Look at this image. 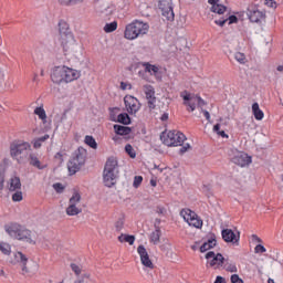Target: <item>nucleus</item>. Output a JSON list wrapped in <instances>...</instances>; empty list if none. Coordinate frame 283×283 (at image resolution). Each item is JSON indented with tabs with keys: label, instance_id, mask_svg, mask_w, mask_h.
Instances as JSON below:
<instances>
[{
	"label": "nucleus",
	"instance_id": "nucleus-1",
	"mask_svg": "<svg viewBox=\"0 0 283 283\" xmlns=\"http://www.w3.org/2000/svg\"><path fill=\"white\" fill-rule=\"evenodd\" d=\"M81 78V71L67 66H55L51 72V81L56 85L72 83Z\"/></svg>",
	"mask_w": 283,
	"mask_h": 283
},
{
	"label": "nucleus",
	"instance_id": "nucleus-2",
	"mask_svg": "<svg viewBox=\"0 0 283 283\" xmlns=\"http://www.w3.org/2000/svg\"><path fill=\"white\" fill-rule=\"evenodd\" d=\"M59 32H60V41L61 45L66 54H72L76 52L78 44H76V40L74 39V34L70 30V24L64 20H60L59 22Z\"/></svg>",
	"mask_w": 283,
	"mask_h": 283
},
{
	"label": "nucleus",
	"instance_id": "nucleus-3",
	"mask_svg": "<svg viewBox=\"0 0 283 283\" xmlns=\"http://www.w3.org/2000/svg\"><path fill=\"white\" fill-rule=\"evenodd\" d=\"M118 159L108 157L103 171V180L105 187H114L118 178Z\"/></svg>",
	"mask_w": 283,
	"mask_h": 283
},
{
	"label": "nucleus",
	"instance_id": "nucleus-4",
	"mask_svg": "<svg viewBox=\"0 0 283 283\" xmlns=\"http://www.w3.org/2000/svg\"><path fill=\"white\" fill-rule=\"evenodd\" d=\"M30 151H32V146L30 143H15L10 146L11 157L19 163V165H23L28 163Z\"/></svg>",
	"mask_w": 283,
	"mask_h": 283
},
{
	"label": "nucleus",
	"instance_id": "nucleus-5",
	"mask_svg": "<svg viewBox=\"0 0 283 283\" xmlns=\"http://www.w3.org/2000/svg\"><path fill=\"white\" fill-rule=\"evenodd\" d=\"M4 230L11 238H15V240H22L29 244H36V242L32 240V231L23 228V226L19 223H11L10 226H6Z\"/></svg>",
	"mask_w": 283,
	"mask_h": 283
},
{
	"label": "nucleus",
	"instance_id": "nucleus-6",
	"mask_svg": "<svg viewBox=\"0 0 283 283\" xmlns=\"http://www.w3.org/2000/svg\"><path fill=\"white\" fill-rule=\"evenodd\" d=\"M149 32V24L143 21L135 20L134 22L126 25L124 36L128 41H134L138 36H145Z\"/></svg>",
	"mask_w": 283,
	"mask_h": 283
},
{
	"label": "nucleus",
	"instance_id": "nucleus-7",
	"mask_svg": "<svg viewBox=\"0 0 283 283\" xmlns=\"http://www.w3.org/2000/svg\"><path fill=\"white\" fill-rule=\"evenodd\" d=\"M85 160H87V150L83 147H80L73 153L72 158L67 163V169L71 176L81 171V167L85 165Z\"/></svg>",
	"mask_w": 283,
	"mask_h": 283
},
{
	"label": "nucleus",
	"instance_id": "nucleus-8",
	"mask_svg": "<svg viewBox=\"0 0 283 283\" xmlns=\"http://www.w3.org/2000/svg\"><path fill=\"white\" fill-rule=\"evenodd\" d=\"M187 140V136L178 130H170L166 137H164V144L167 147H182V144Z\"/></svg>",
	"mask_w": 283,
	"mask_h": 283
},
{
	"label": "nucleus",
	"instance_id": "nucleus-9",
	"mask_svg": "<svg viewBox=\"0 0 283 283\" xmlns=\"http://www.w3.org/2000/svg\"><path fill=\"white\" fill-rule=\"evenodd\" d=\"M247 15L251 23H264L266 21V12L260 11V9L253 4L248 7Z\"/></svg>",
	"mask_w": 283,
	"mask_h": 283
},
{
	"label": "nucleus",
	"instance_id": "nucleus-10",
	"mask_svg": "<svg viewBox=\"0 0 283 283\" xmlns=\"http://www.w3.org/2000/svg\"><path fill=\"white\" fill-rule=\"evenodd\" d=\"M158 8L167 21H174L176 18L174 13V0H158Z\"/></svg>",
	"mask_w": 283,
	"mask_h": 283
},
{
	"label": "nucleus",
	"instance_id": "nucleus-11",
	"mask_svg": "<svg viewBox=\"0 0 283 283\" xmlns=\"http://www.w3.org/2000/svg\"><path fill=\"white\" fill-rule=\"evenodd\" d=\"M81 202V193L77 191L73 192L72 197L69 200V206L66 208V216H78L83 212V209L78 208L76 205Z\"/></svg>",
	"mask_w": 283,
	"mask_h": 283
},
{
	"label": "nucleus",
	"instance_id": "nucleus-12",
	"mask_svg": "<svg viewBox=\"0 0 283 283\" xmlns=\"http://www.w3.org/2000/svg\"><path fill=\"white\" fill-rule=\"evenodd\" d=\"M124 103L128 114H136L140 109V102L132 95H126Z\"/></svg>",
	"mask_w": 283,
	"mask_h": 283
},
{
	"label": "nucleus",
	"instance_id": "nucleus-13",
	"mask_svg": "<svg viewBox=\"0 0 283 283\" xmlns=\"http://www.w3.org/2000/svg\"><path fill=\"white\" fill-rule=\"evenodd\" d=\"M206 260H210V266H214V269H220L224 264V256L222 253L216 254V252L210 251L206 254Z\"/></svg>",
	"mask_w": 283,
	"mask_h": 283
},
{
	"label": "nucleus",
	"instance_id": "nucleus-14",
	"mask_svg": "<svg viewBox=\"0 0 283 283\" xmlns=\"http://www.w3.org/2000/svg\"><path fill=\"white\" fill-rule=\"evenodd\" d=\"M144 93L147 99L148 108L156 109V91L151 85L144 86Z\"/></svg>",
	"mask_w": 283,
	"mask_h": 283
},
{
	"label": "nucleus",
	"instance_id": "nucleus-15",
	"mask_svg": "<svg viewBox=\"0 0 283 283\" xmlns=\"http://www.w3.org/2000/svg\"><path fill=\"white\" fill-rule=\"evenodd\" d=\"M137 253L140 256L143 266H146V269H154V262H151V259H149V253H147L145 245H138Z\"/></svg>",
	"mask_w": 283,
	"mask_h": 283
},
{
	"label": "nucleus",
	"instance_id": "nucleus-16",
	"mask_svg": "<svg viewBox=\"0 0 283 283\" xmlns=\"http://www.w3.org/2000/svg\"><path fill=\"white\" fill-rule=\"evenodd\" d=\"M232 163L234 165H238L239 167H247L248 165H251V156H249L245 153H238L233 158Z\"/></svg>",
	"mask_w": 283,
	"mask_h": 283
},
{
	"label": "nucleus",
	"instance_id": "nucleus-17",
	"mask_svg": "<svg viewBox=\"0 0 283 283\" xmlns=\"http://www.w3.org/2000/svg\"><path fill=\"white\" fill-rule=\"evenodd\" d=\"M180 96L185 101L184 104L190 107L191 112H196V103H198L196 98H198V95H191L189 92L184 91Z\"/></svg>",
	"mask_w": 283,
	"mask_h": 283
},
{
	"label": "nucleus",
	"instance_id": "nucleus-18",
	"mask_svg": "<svg viewBox=\"0 0 283 283\" xmlns=\"http://www.w3.org/2000/svg\"><path fill=\"white\" fill-rule=\"evenodd\" d=\"M221 235L224 242H232L233 244H235V242L240 241V237H237L235 232H233V230L231 229H223L221 231Z\"/></svg>",
	"mask_w": 283,
	"mask_h": 283
},
{
	"label": "nucleus",
	"instance_id": "nucleus-19",
	"mask_svg": "<svg viewBox=\"0 0 283 283\" xmlns=\"http://www.w3.org/2000/svg\"><path fill=\"white\" fill-rule=\"evenodd\" d=\"M113 123H120L122 125H132V117L127 113H120L117 118L111 115Z\"/></svg>",
	"mask_w": 283,
	"mask_h": 283
},
{
	"label": "nucleus",
	"instance_id": "nucleus-20",
	"mask_svg": "<svg viewBox=\"0 0 283 283\" xmlns=\"http://www.w3.org/2000/svg\"><path fill=\"white\" fill-rule=\"evenodd\" d=\"M113 127L115 134H117L118 136H129L132 134V128L129 126L115 124Z\"/></svg>",
	"mask_w": 283,
	"mask_h": 283
},
{
	"label": "nucleus",
	"instance_id": "nucleus-21",
	"mask_svg": "<svg viewBox=\"0 0 283 283\" xmlns=\"http://www.w3.org/2000/svg\"><path fill=\"white\" fill-rule=\"evenodd\" d=\"M180 216L184 218L185 222H190L192 219L198 218V214L191 209H182Z\"/></svg>",
	"mask_w": 283,
	"mask_h": 283
},
{
	"label": "nucleus",
	"instance_id": "nucleus-22",
	"mask_svg": "<svg viewBox=\"0 0 283 283\" xmlns=\"http://www.w3.org/2000/svg\"><path fill=\"white\" fill-rule=\"evenodd\" d=\"M29 165H31V167H35L36 169H45V166L41 165V160H39V157H36V155L34 154H30L29 155Z\"/></svg>",
	"mask_w": 283,
	"mask_h": 283
},
{
	"label": "nucleus",
	"instance_id": "nucleus-23",
	"mask_svg": "<svg viewBox=\"0 0 283 283\" xmlns=\"http://www.w3.org/2000/svg\"><path fill=\"white\" fill-rule=\"evenodd\" d=\"M252 113L255 120H262V118H264V112L260 109V104H258V102L252 104Z\"/></svg>",
	"mask_w": 283,
	"mask_h": 283
},
{
	"label": "nucleus",
	"instance_id": "nucleus-24",
	"mask_svg": "<svg viewBox=\"0 0 283 283\" xmlns=\"http://www.w3.org/2000/svg\"><path fill=\"white\" fill-rule=\"evenodd\" d=\"M21 189V178L14 176L10 178L9 191H18Z\"/></svg>",
	"mask_w": 283,
	"mask_h": 283
},
{
	"label": "nucleus",
	"instance_id": "nucleus-25",
	"mask_svg": "<svg viewBox=\"0 0 283 283\" xmlns=\"http://www.w3.org/2000/svg\"><path fill=\"white\" fill-rule=\"evenodd\" d=\"M160 235H161L160 227H156L155 231L150 233V242H153V244H159Z\"/></svg>",
	"mask_w": 283,
	"mask_h": 283
},
{
	"label": "nucleus",
	"instance_id": "nucleus-26",
	"mask_svg": "<svg viewBox=\"0 0 283 283\" xmlns=\"http://www.w3.org/2000/svg\"><path fill=\"white\" fill-rule=\"evenodd\" d=\"M118 241L119 242H128V244L132 247L134 245V242H136V237L132 235V234H120L118 237Z\"/></svg>",
	"mask_w": 283,
	"mask_h": 283
},
{
	"label": "nucleus",
	"instance_id": "nucleus-27",
	"mask_svg": "<svg viewBox=\"0 0 283 283\" xmlns=\"http://www.w3.org/2000/svg\"><path fill=\"white\" fill-rule=\"evenodd\" d=\"M84 143L91 147V149H98V144L96 139L92 135H86L84 138Z\"/></svg>",
	"mask_w": 283,
	"mask_h": 283
},
{
	"label": "nucleus",
	"instance_id": "nucleus-28",
	"mask_svg": "<svg viewBox=\"0 0 283 283\" xmlns=\"http://www.w3.org/2000/svg\"><path fill=\"white\" fill-rule=\"evenodd\" d=\"M211 12H214V14H224L227 12V7L223 4H214L211 7Z\"/></svg>",
	"mask_w": 283,
	"mask_h": 283
},
{
	"label": "nucleus",
	"instance_id": "nucleus-29",
	"mask_svg": "<svg viewBox=\"0 0 283 283\" xmlns=\"http://www.w3.org/2000/svg\"><path fill=\"white\" fill-rule=\"evenodd\" d=\"M189 227H195V229H202V220L200 218L195 217L188 221Z\"/></svg>",
	"mask_w": 283,
	"mask_h": 283
},
{
	"label": "nucleus",
	"instance_id": "nucleus-30",
	"mask_svg": "<svg viewBox=\"0 0 283 283\" xmlns=\"http://www.w3.org/2000/svg\"><path fill=\"white\" fill-rule=\"evenodd\" d=\"M118 28V22L113 21L111 23H106L104 27V32L111 33L115 32V30Z\"/></svg>",
	"mask_w": 283,
	"mask_h": 283
},
{
	"label": "nucleus",
	"instance_id": "nucleus-31",
	"mask_svg": "<svg viewBox=\"0 0 283 283\" xmlns=\"http://www.w3.org/2000/svg\"><path fill=\"white\" fill-rule=\"evenodd\" d=\"M61 6H78L85 0H57Z\"/></svg>",
	"mask_w": 283,
	"mask_h": 283
},
{
	"label": "nucleus",
	"instance_id": "nucleus-32",
	"mask_svg": "<svg viewBox=\"0 0 283 283\" xmlns=\"http://www.w3.org/2000/svg\"><path fill=\"white\" fill-rule=\"evenodd\" d=\"M34 114L39 116L40 120H45V118H48V115L45 114V109L43 107H36L34 109Z\"/></svg>",
	"mask_w": 283,
	"mask_h": 283
},
{
	"label": "nucleus",
	"instance_id": "nucleus-33",
	"mask_svg": "<svg viewBox=\"0 0 283 283\" xmlns=\"http://www.w3.org/2000/svg\"><path fill=\"white\" fill-rule=\"evenodd\" d=\"M125 151L126 154H128V156H130L132 158L136 157V151L134 150V147L132 146V144H127L125 146Z\"/></svg>",
	"mask_w": 283,
	"mask_h": 283
},
{
	"label": "nucleus",
	"instance_id": "nucleus-34",
	"mask_svg": "<svg viewBox=\"0 0 283 283\" xmlns=\"http://www.w3.org/2000/svg\"><path fill=\"white\" fill-rule=\"evenodd\" d=\"M226 271L229 273H238V266H235V263H227Z\"/></svg>",
	"mask_w": 283,
	"mask_h": 283
},
{
	"label": "nucleus",
	"instance_id": "nucleus-35",
	"mask_svg": "<svg viewBox=\"0 0 283 283\" xmlns=\"http://www.w3.org/2000/svg\"><path fill=\"white\" fill-rule=\"evenodd\" d=\"M53 189H55L56 193H63V191H65V186L61 182H56L53 185Z\"/></svg>",
	"mask_w": 283,
	"mask_h": 283
},
{
	"label": "nucleus",
	"instance_id": "nucleus-36",
	"mask_svg": "<svg viewBox=\"0 0 283 283\" xmlns=\"http://www.w3.org/2000/svg\"><path fill=\"white\" fill-rule=\"evenodd\" d=\"M12 200L13 202H21V200H23V192L17 191L15 193H13Z\"/></svg>",
	"mask_w": 283,
	"mask_h": 283
},
{
	"label": "nucleus",
	"instance_id": "nucleus-37",
	"mask_svg": "<svg viewBox=\"0 0 283 283\" xmlns=\"http://www.w3.org/2000/svg\"><path fill=\"white\" fill-rule=\"evenodd\" d=\"M143 184V176H135L133 186L135 189H138L140 185Z\"/></svg>",
	"mask_w": 283,
	"mask_h": 283
},
{
	"label": "nucleus",
	"instance_id": "nucleus-38",
	"mask_svg": "<svg viewBox=\"0 0 283 283\" xmlns=\"http://www.w3.org/2000/svg\"><path fill=\"white\" fill-rule=\"evenodd\" d=\"M234 59L235 61H238V63H244L247 56L244 55V53L237 52L234 54Z\"/></svg>",
	"mask_w": 283,
	"mask_h": 283
},
{
	"label": "nucleus",
	"instance_id": "nucleus-39",
	"mask_svg": "<svg viewBox=\"0 0 283 283\" xmlns=\"http://www.w3.org/2000/svg\"><path fill=\"white\" fill-rule=\"evenodd\" d=\"M0 251L1 253H3V255H10L11 253L10 244L1 245Z\"/></svg>",
	"mask_w": 283,
	"mask_h": 283
},
{
	"label": "nucleus",
	"instance_id": "nucleus-40",
	"mask_svg": "<svg viewBox=\"0 0 283 283\" xmlns=\"http://www.w3.org/2000/svg\"><path fill=\"white\" fill-rule=\"evenodd\" d=\"M231 283H244V281L238 274H232L230 277Z\"/></svg>",
	"mask_w": 283,
	"mask_h": 283
},
{
	"label": "nucleus",
	"instance_id": "nucleus-41",
	"mask_svg": "<svg viewBox=\"0 0 283 283\" xmlns=\"http://www.w3.org/2000/svg\"><path fill=\"white\" fill-rule=\"evenodd\" d=\"M146 72H154V74H157L158 66L151 65V64H146Z\"/></svg>",
	"mask_w": 283,
	"mask_h": 283
},
{
	"label": "nucleus",
	"instance_id": "nucleus-42",
	"mask_svg": "<svg viewBox=\"0 0 283 283\" xmlns=\"http://www.w3.org/2000/svg\"><path fill=\"white\" fill-rule=\"evenodd\" d=\"M125 222L123 221V219H118L115 223V229L116 231H123V227H124Z\"/></svg>",
	"mask_w": 283,
	"mask_h": 283
},
{
	"label": "nucleus",
	"instance_id": "nucleus-43",
	"mask_svg": "<svg viewBox=\"0 0 283 283\" xmlns=\"http://www.w3.org/2000/svg\"><path fill=\"white\" fill-rule=\"evenodd\" d=\"M71 269L75 273V275H81V266H78L76 263H72Z\"/></svg>",
	"mask_w": 283,
	"mask_h": 283
},
{
	"label": "nucleus",
	"instance_id": "nucleus-44",
	"mask_svg": "<svg viewBox=\"0 0 283 283\" xmlns=\"http://www.w3.org/2000/svg\"><path fill=\"white\" fill-rule=\"evenodd\" d=\"M254 252H255V253H266V248H264V245H262V244H258V245L254 248Z\"/></svg>",
	"mask_w": 283,
	"mask_h": 283
},
{
	"label": "nucleus",
	"instance_id": "nucleus-45",
	"mask_svg": "<svg viewBox=\"0 0 283 283\" xmlns=\"http://www.w3.org/2000/svg\"><path fill=\"white\" fill-rule=\"evenodd\" d=\"M195 98L197 101L198 107H205V105H207V102H205V99H202V97L197 95V97H195Z\"/></svg>",
	"mask_w": 283,
	"mask_h": 283
},
{
	"label": "nucleus",
	"instance_id": "nucleus-46",
	"mask_svg": "<svg viewBox=\"0 0 283 283\" xmlns=\"http://www.w3.org/2000/svg\"><path fill=\"white\" fill-rule=\"evenodd\" d=\"M209 249H211V245H209V243L205 242V243L200 247V252H201V253H206V251H209Z\"/></svg>",
	"mask_w": 283,
	"mask_h": 283
},
{
	"label": "nucleus",
	"instance_id": "nucleus-47",
	"mask_svg": "<svg viewBox=\"0 0 283 283\" xmlns=\"http://www.w3.org/2000/svg\"><path fill=\"white\" fill-rule=\"evenodd\" d=\"M264 6H268V8H276V3L273 0H263Z\"/></svg>",
	"mask_w": 283,
	"mask_h": 283
},
{
	"label": "nucleus",
	"instance_id": "nucleus-48",
	"mask_svg": "<svg viewBox=\"0 0 283 283\" xmlns=\"http://www.w3.org/2000/svg\"><path fill=\"white\" fill-rule=\"evenodd\" d=\"M227 21H229V25L233 24V23H238V17L235 15H230L229 18H226Z\"/></svg>",
	"mask_w": 283,
	"mask_h": 283
},
{
	"label": "nucleus",
	"instance_id": "nucleus-49",
	"mask_svg": "<svg viewBox=\"0 0 283 283\" xmlns=\"http://www.w3.org/2000/svg\"><path fill=\"white\" fill-rule=\"evenodd\" d=\"M18 258H20V261L25 265L28 263V258L25 254L18 252Z\"/></svg>",
	"mask_w": 283,
	"mask_h": 283
},
{
	"label": "nucleus",
	"instance_id": "nucleus-50",
	"mask_svg": "<svg viewBox=\"0 0 283 283\" xmlns=\"http://www.w3.org/2000/svg\"><path fill=\"white\" fill-rule=\"evenodd\" d=\"M189 149H191V145L189 144H186L185 146H182L180 149H179V154H186V151H188Z\"/></svg>",
	"mask_w": 283,
	"mask_h": 283
},
{
	"label": "nucleus",
	"instance_id": "nucleus-51",
	"mask_svg": "<svg viewBox=\"0 0 283 283\" xmlns=\"http://www.w3.org/2000/svg\"><path fill=\"white\" fill-rule=\"evenodd\" d=\"M74 283H92V280L90 277L84 276L82 279L76 280Z\"/></svg>",
	"mask_w": 283,
	"mask_h": 283
},
{
	"label": "nucleus",
	"instance_id": "nucleus-52",
	"mask_svg": "<svg viewBox=\"0 0 283 283\" xmlns=\"http://www.w3.org/2000/svg\"><path fill=\"white\" fill-rule=\"evenodd\" d=\"M216 25H220V28H224V23H227V19L214 20Z\"/></svg>",
	"mask_w": 283,
	"mask_h": 283
},
{
	"label": "nucleus",
	"instance_id": "nucleus-53",
	"mask_svg": "<svg viewBox=\"0 0 283 283\" xmlns=\"http://www.w3.org/2000/svg\"><path fill=\"white\" fill-rule=\"evenodd\" d=\"M6 182V176L0 172V191H3V184Z\"/></svg>",
	"mask_w": 283,
	"mask_h": 283
},
{
	"label": "nucleus",
	"instance_id": "nucleus-54",
	"mask_svg": "<svg viewBox=\"0 0 283 283\" xmlns=\"http://www.w3.org/2000/svg\"><path fill=\"white\" fill-rule=\"evenodd\" d=\"M201 112H202L206 120L210 122L211 120V114H209V111L202 109Z\"/></svg>",
	"mask_w": 283,
	"mask_h": 283
},
{
	"label": "nucleus",
	"instance_id": "nucleus-55",
	"mask_svg": "<svg viewBox=\"0 0 283 283\" xmlns=\"http://www.w3.org/2000/svg\"><path fill=\"white\" fill-rule=\"evenodd\" d=\"M41 145H42V143L39 139H35L33 143L34 149H41Z\"/></svg>",
	"mask_w": 283,
	"mask_h": 283
},
{
	"label": "nucleus",
	"instance_id": "nucleus-56",
	"mask_svg": "<svg viewBox=\"0 0 283 283\" xmlns=\"http://www.w3.org/2000/svg\"><path fill=\"white\" fill-rule=\"evenodd\" d=\"M207 244H209L210 249H213V247H216V239H209Z\"/></svg>",
	"mask_w": 283,
	"mask_h": 283
},
{
	"label": "nucleus",
	"instance_id": "nucleus-57",
	"mask_svg": "<svg viewBox=\"0 0 283 283\" xmlns=\"http://www.w3.org/2000/svg\"><path fill=\"white\" fill-rule=\"evenodd\" d=\"M165 208L164 207H157V210H156V212L159 214V216H163V214H165Z\"/></svg>",
	"mask_w": 283,
	"mask_h": 283
},
{
	"label": "nucleus",
	"instance_id": "nucleus-58",
	"mask_svg": "<svg viewBox=\"0 0 283 283\" xmlns=\"http://www.w3.org/2000/svg\"><path fill=\"white\" fill-rule=\"evenodd\" d=\"M218 136H221V138H229V135H227V133L224 130H219Z\"/></svg>",
	"mask_w": 283,
	"mask_h": 283
},
{
	"label": "nucleus",
	"instance_id": "nucleus-59",
	"mask_svg": "<svg viewBox=\"0 0 283 283\" xmlns=\"http://www.w3.org/2000/svg\"><path fill=\"white\" fill-rule=\"evenodd\" d=\"M214 283H227V280H224L222 276H217Z\"/></svg>",
	"mask_w": 283,
	"mask_h": 283
},
{
	"label": "nucleus",
	"instance_id": "nucleus-60",
	"mask_svg": "<svg viewBox=\"0 0 283 283\" xmlns=\"http://www.w3.org/2000/svg\"><path fill=\"white\" fill-rule=\"evenodd\" d=\"M160 120L163 122L169 120V113H164L160 117Z\"/></svg>",
	"mask_w": 283,
	"mask_h": 283
},
{
	"label": "nucleus",
	"instance_id": "nucleus-61",
	"mask_svg": "<svg viewBox=\"0 0 283 283\" xmlns=\"http://www.w3.org/2000/svg\"><path fill=\"white\" fill-rule=\"evenodd\" d=\"M41 143H45V140L50 139V135L45 134L44 136L38 138Z\"/></svg>",
	"mask_w": 283,
	"mask_h": 283
},
{
	"label": "nucleus",
	"instance_id": "nucleus-62",
	"mask_svg": "<svg viewBox=\"0 0 283 283\" xmlns=\"http://www.w3.org/2000/svg\"><path fill=\"white\" fill-rule=\"evenodd\" d=\"M252 240H253V242H262V239H260V237H258L256 234H253L252 235Z\"/></svg>",
	"mask_w": 283,
	"mask_h": 283
},
{
	"label": "nucleus",
	"instance_id": "nucleus-63",
	"mask_svg": "<svg viewBox=\"0 0 283 283\" xmlns=\"http://www.w3.org/2000/svg\"><path fill=\"white\" fill-rule=\"evenodd\" d=\"M220 0H208V3H210V6H218Z\"/></svg>",
	"mask_w": 283,
	"mask_h": 283
},
{
	"label": "nucleus",
	"instance_id": "nucleus-64",
	"mask_svg": "<svg viewBox=\"0 0 283 283\" xmlns=\"http://www.w3.org/2000/svg\"><path fill=\"white\" fill-rule=\"evenodd\" d=\"M213 132H214L216 134H218V132H220V124H216V125L213 126Z\"/></svg>",
	"mask_w": 283,
	"mask_h": 283
}]
</instances>
